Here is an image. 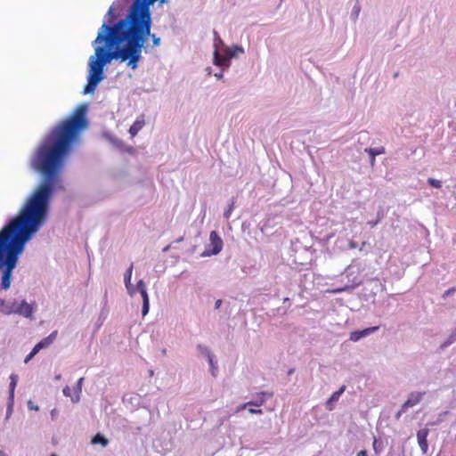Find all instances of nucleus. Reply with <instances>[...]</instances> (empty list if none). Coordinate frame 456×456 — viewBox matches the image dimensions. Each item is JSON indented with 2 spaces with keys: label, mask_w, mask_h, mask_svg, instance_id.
<instances>
[{
  "label": "nucleus",
  "mask_w": 456,
  "mask_h": 456,
  "mask_svg": "<svg viewBox=\"0 0 456 456\" xmlns=\"http://www.w3.org/2000/svg\"><path fill=\"white\" fill-rule=\"evenodd\" d=\"M86 110V104L78 106L43 138L33 152L29 164L42 180L18 216L0 231V264L6 255L4 271L12 272L25 243L45 220L51 197L61 188L66 159L87 126Z\"/></svg>",
  "instance_id": "f257e3e1"
},
{
  "label": "nucleus",
  "mask_w": 456,
  "mask_h": 456,
  "mask_svg": "<svg viewBox=\"0 0 456 456\" xmlns=\"http://www.w3.org/2000/svg\"><path fill=\"white\" fill-rule=\"evenodd\" d=\"M157 0H136L128 15L112 26L104 22L93 42L94 53L88 60L87 84L84 94H93L104 78V66L113 60L135 69L141 47L151 28L150 6Z\"/></svg>",
  "instance_id": "f03ea898"
},
{
  "label": "nucleus",
  "mask_w": 456,
  "mask_h": 456,
  "mask_svg": "<svg viewBox=\"0 0 456 456\" xmlns=\"http://www.w3.org/2000/svg\"><path fill=\"white\" fill-rule=\"evenodd\" d=\"M211 250L205 251L202 256L217 255L223 248V240L216 231H212L209 235Z\"/></svg>",
  "instance_id": "7ed1b4c3"
},
{
  "label": "nucleus",
  "mask_w": 456,
  "mask_h": 456,
  "mask_svg": "<svg viewBox=\"0 0 456 456\" xmlns=\"http://www.w3.org/2000/svg\"><path fill=\"white\" fill-rule=\"evenodd\" d=\"M425 392H412L409 395L408 399L402 405V411H406L410 407L417 405L422 399Z\"/></svg>",
  "instance_id": "20e7f679"
},
{
  "label": "nucleus",
  "mask_w": 456,
  "mask_h": 456,
  "mask_svg": "<svg viewBox=\"0 0 456 456\" xmlns=\"http://www.w3.org/2000/svg\"><path fill=\"white\" fill-rule=\"evenodd\" d=\"M379 330L378 326L370 327L367 329H364L362 330H355L350 333V340L356 342L360 340L361 338L367 337L370 335L371 333L377 331Z\"/></svg>",
  "instance_id": "39448f33"
},
{
  "label": "nucleus",
  "mask_w": 456,
  "mask_h": 456,
  "mask_svg": "<svg viewBox=\"0 0 456 456\" xmlns=\"http://www.w3.org/2000/svg\"><path fill=\"white\" fill-rule=\"evenodd\" d=\"M428 430L426 428L420 429L417 433L418 443H419V445L423 453H427V452H428Z\"/></svg>",
  "instance_id": "423d86ee"
},
{
  "label": "nucleus",
  "mask_w": 456,
  "mask_h": 456,
  "mask_svg": "<svg viewBox=\"0 0 456 456\" xmlns=\"http://www.w3.org/2000/svg\"><path fill=\"white\" fill-rule=\"evenodd\" d=\"M346 390V387L342 386L338 391H335L330 397L327 400L325 406L328 411H332L334 406L333 403L338 401L340 395L344 393Z\"/></svg>",
  "instance_id": "0eeeda50"
},
{
  "label": "nucleus",
  "mask_w": 456,
  "mask_h": 456,
  "mask_svg": "<svg viewBox=\"0 0 456 456\" xmlns=\"http://www.w3.org/2000/svg\"><path fill=\"white\" fill-rule=\"evenodd\" d=\"M266 396L272 397L273 394L272 393L269 394V393H266V392L257 393L256 395V399L253 400V401L248 402V404H249L251 406L260 407V406H262L265 403Z\"/></svg>",
  "instance_id": "6e6552de"
},
{
  "label": "nucleus",
  "mask_w": 456,
  "mask_h": 456,
  "mask_svg": "<svg viewBox=\"0 0 456 456\" xmlns=\"http://www.w3.org/2000/svg\"><path fill=\"white\" fill-rule=\"evenodd\" d=\"M144 125H145L144 117L141 116V117L137 118L136 120L133 123V125L129 128V134H130L131 137H134L139 133V131L144 126Z\"/></svg>",
  "instance_id": "1a4fd4ad"
},
{
  "label": "nucleus",
  "mask_w": 456,
  "mask_h": 456,
  "mask_svg": "<svg viewBox=\"0 0 456 456\" xmlns=\"http://www.w3.org/2000/svg\"><path fill=\"white\" fill-rule=\"evenodd\" d=\"M14 311H18L19 314L25 317H30L33 313L32 306L24 300L20 303V308H16Z\"/></svg>",
  "instance_id": "9d476101"
},
{
  "label": "nucleus",
  "mask_w": 456,
  "mask_h": 456,
  "mask_svg": "<svg viewBox=\"0 0 456 456\" xmlns=\"http://www.w3.org/2000/svg\"><path fill=\"white\" fill-rule=\"evenodd\" d=\"M1 306L3 307L2 311L4 313H5L6 314H19L18 311H12V310H15L16 308H20V303H18L16 301L10 302V303H7V304H5L3 301V302H1Z\"/></svg>",
  "instance_id": "9b49d317"
},
{
  "label": "nucleus",
  "mask_w": 456,
  "mask_h": 456,
  "mask_svg": "<svg viewBox=\"0 0 456 456\" xmlns=\"http://www.w3.org/2000/svg\"><path fill=\"white\" fill-rule=\"evenodd\" d=\"M57 335V331L52 332L47 338H43L39 343H37L35 346L39 351L42 348L49 346L53 340L55 339Z\"/></svg>",
  "instance_id": "f8f14e48"
},
{
  "label": "nucleus",
  "mask_w": 456,
  "mask_h": 456,
  "mask_svg": "<svg viewBox=\"0 0 456 456\" xmlns=\"http://www.w3.org/2000/svg\"><path fill=\"white\" fill-rule=\"evenodd\" d=\"M133 268H134V265H133V264H131L124 275L125 284H126V287L130 295L134 294V289H132V285H131Z\"/></svg>",
  "instance_id": "ddd939ff"
},
{
  "label": "nucleus",
  "mask_w": 456,
  "mask_h": 456,
  "mask_svg": "<svg viewBox=\"0 0 456 456\" xmlns=\"http://www.w3.org/2000/svg\"><path fill=\"white\" fill-rule=\"evenodd\" d=\"M365 151L370 155V163L373 165L375 162L376 156L385 153V148L384 147L369 148V149H365Z\"/></svg>",
  "instance_id": "4468645a"
},
{
  "label": "nucleus",
  "mask_w": 456,
  "mask_h": 456,
  "mask_svg": "<svg viewBox=\"0 0 456 456\" xmlns=\"http://www.w3.org/2000/svg\"><path fill=\"white\" fill-rule=\"evenodd\" d=\"M372 447L375 454L379 455L384 451L385 443L381 438L374 437Z\"/></svg>",
  "instance_id": "2eb2a0df"
},
{
  "label": "nucleus",
  "mask_w": 456,
  "mask_h": 456,
  "mask_svg": "<svg viewBox=\"0 0 456 456\" xmlns=\"http://www.w3.org/2000/svg\"><path fill=\"white\" fill-rule=\"evenodd\" d=\"M214 62L217 66H228L229 65L228 58L225 55L221 56L217 51H215V53H214Z\"/></svg>",
  "instance_id": "dca6fc26"
},
{
  "label": "nucleus",
  "mask_w": 456,
  "mask_h": 456,
  "mask_svg": "<svg viewBox=\"0 0 456 456\" xmlns=\"http://www.w3.org/2000/svg\"><path fill=\"white\" fill-rule=\"evenodd\" d=\"M142 298V316H145L150 309V299L147 291H144L142 293H140Z\"/></svg>",
  "instance_id": "f3484780"
},
{
  "label": "nucleus",
  "mask_w": 456,
  "mask_h": 456,
  "mask_svg": "<svg viewBox=\"0 0 456 456\" xmlns=\"http://www.w3.org/2000/svg\"><path fill=\"white\" fill-rule=\"evenodd\" d=\"M84 379H85L84 378H80L77 382V385L75 387V395H74V397H72L73 403H77L80 399V395L82 393V386H83Z\"/></svg>",
  "instance_id": "a211bd4d"
},
{
  "label": "nucleus",
  "mask_w": 456,
  "mask_h": 456,
  "mask_svg": "<svg viewBox=\"0 0 456 456\" xmlns=\"http://www.w3.org/2000/svg\"><path fill=\"white\" fill-rule=\"evenodd\" d=\"M12 272L4 271L2 276L1 287L4 289H8L11 285Z\"/></svg>",
  "instance_id": "6ab92c4d"
},
{
  "label": "nucleus",
  "mask_w": 456,
  "mask_h": 456,
  "mask_svg": "<svg viewBox=\"0 0 456 456\" xmlns=\"http://www.w3.org/2000/svg\"><path fill=\"white\" fill-rule=\"evenodd\" d=\"M10 379H11V382H10V399H11V401H13L14 391H15V388H16V386H17V382H18V376L16 374H12L10 376Z\"/></svg>",
  "instance_id": "aec40b11"
},
{
  "label": "nucleus",
  "mask_w": 456,
  "mask_h": 456,
  "mask_svg": "<svg viewBox=\"0 0 456 456\" xmlns=\"http://www.w3.org/2000/svg\"><path fill=\"white\" fill-rule=\"evenodd\" d=\"M92 444H101L102 446L105 447L107 446V444H109V440L107 438H105L102 435H101L100 433L96 434L93 439H92Z\"/></svg>",
  "instance_id": "412c9836"
},
{
  "label": "nucleus",
  "mask_w": 456,
  "mask_h": 456,
  "mask_svg": "<svg viewBox=\"0 0 456 456\" xmlns=\"http://www.w3.org/2000/svg\"><path fill=\"white\" fill-rule=\"evenodd\" d=\"M151 37L152 38V42H153V46H159V44H160V38L158 37L155 34H151V31L149 32V35H147L145 37V39L143 41V44L142 45H144L146 40H147V37ZM143 46L141 47V50L142 49ZM140 57H142V51L140 52ZM142 60V58H140V60L138 61L137 64L140 62V61ZM138 67V65L136 66ZM137 68H135L134 69H136Z\"/></svg>",
  "instance_id": "4be33fe9"
},
{
  "label": "nucleus",
  "mask_w": 456,
  "mask_h": 456,
  "mask_svg": "<svg viewBox=\"0 0 456 456\" xmlns=\"http://www.w3.org/2000/svg\"><path fill=\"white\" fill-rule=\"evenodd\" d=\"M243 53V49L239 46H233L232 48H230L226 51L225 56L228 58V61H230V59L236 56L237 53Z\"/></svg>",
  "instance_id": "5701e85b"
},
{
  "label": "nucleus",
  "mask_w": 456,
  "mask_h": 456,
  "mask_svg": "<svg viewBox=\"0 0 456 456\" xmlns=\"http://www.w3.org/2000/svg\"><path fill=\"white\" fill-rule=\"evenodd\" d=\"M106 18H107V22L110 24L113 23V21L115 20L116 14H115V9L113 6H110L109 8V11L106 14Z\"/></svg>",
  "instance_id": "b1692460"
},
{
  "label": "nucleus",
  "mask_w": 456,
  "mask_h": 456,
  "mask_svg": "<svg viewBox=\"0 0 456 456\" xmlns=\"http://www.w3.org/2000/svg\"><path fill=\"white\" fill-rule=\"evenodd\" d=\"M456 341V331L449 336L447 340L442 345V347H445Z\"/></svg>",
  "instance_id": "393cba45"
},
{
  "label": "nucleus",
  "mask_w": 456,
  "mask_h": 456,
  "mask_svg": "<svg viewBox=\"0 0 456 456\" xmlns=\"http://www.w3.org/2000/svg\"><path fill=\"white\" fill-rule=\"evenodd\" d=\"M428 183L430 186H432L434 188H441V186H442L441 181L436 180L435 178H428Z\"/></svg>",
  "instance_id": "a878e982"
},
{
  "label": "nucleus",
  "mask_w": 456,
  "mask_h": 456,
  "mask_svg": "<svg viewBox=\"0 0 456 456\" xmlns=\"http://www.w3.org/2000/svg\"><path fill=\"white\" fill-rule=\"evenodd\" d=\"M136 289L139 291V293H142L144 291H147L146 285L142 280H140L136 283Z\"/></svg>",
  "instance_id": "bb28decb"
},
{
  "label": "nucleus",
  "mask_w": 456,
  "mask_h": 456,
  "mask_svg": "<svg viewBox=\"0 0 456 456\" xmlns=\"http://www.w3.org/2000/svg\"><path fill=\"white\" fill-rule=\"evenodd\" d=\"M207 355H208V360L209 365L211 367L212 373H213V375H216L215 370L216 368L214 364L213 355L209 352H207Z\"/></svg>",
  "instance_id": "cd10ccee"
},
{
  "label": "nucleus",
  "mask_w": 456,
  "mask_h": 456,
  "mask_svg": "<svg viewBox=\"0 0 456 456\" xmlns=\"http://www.w3.org/2000/svg\"><path fill=\"white\" fill-rule=\"evenodd\" d=\"M39 351L37 350V348H36V346L33 347V349L31 350V352L26 356L24 362L27 363Z\"/></svg>",
  "instance_id": "c85d7f7f"
},
{
  "label": "nucleus",
  "mask_w": 456,
  "mask_h": 456,
  "mask_svg": "<svg viewBox=\"0 0 456 456\" xmlns=\"http://www.w3.org/2000/svg\"><path fill=\"white\" fill-rule=\"evenodd\" d=\"M63 395L67 397H70L72 399V397H74L72 395H71V389L69 387L66 386L63 390Z\"/></svg>",
  "instance_id": "c756f323"
},
{
  "label": "nucleus",
  "mask_w": 456,
  "mask_h": 456,
  "mask_svg": "<svg viewBox=\"0 0 456 456\" xmlns=\"http://www.w3.org/2000/svg\"><path fill=\"white\" fill-rule=\"evenodd\" d=\"M455 290H456V288H451V289H447L446 291H444L443 297H446L450 296Z\"/></svg>",
  "instance_id": "7c9ffc66"
},
{
  "label": "nucleus",
  "mask_w": 456,
  "mask_h": 456,
  "mask_svg": "<svg viewBox=\"0 0 456 456\" xmlns=\"http://www.w3.org/2000/svg\"><path fill=\"white\" fill-rule=\"evenodd\" d=\"M248 411L252 414H261L263 411L261 409L248 408Z\"/></svg>",
  "instance_id": "2f4dec72"
},
{
  "label": "nucleus",
  "mask_w": 456,
  "mask_h": 456,
  "mask_svg": "<svg viewBox=\"0 0 456 456\" xmlns=\"http://www.w3.org/2000/svg\"><path fill=\"white\" fill-rule=\"evenodd\" d=\"M28 409L30 410H35V411H38V407L37 405H34L32 401H28Z\"/></svg>",
  "instance_id": "473e14b6"
},
{
  "label": "nucleus",
  "mask_w": 456,
  "mask_h": 456,
  "mask_svg": "<svg viewBox=\"0 0 456 456\" xmlns=\"http://www.w3.org/2000/svg\"><path fill=\"white\" fill-rule=\"evenodd\" d=\"M248 406H250L249 404H248V403L238 406L237 409H236V412H239V411L246 409Z\"/></svg>",
  "instance_id": "72a5a7b5"
},
{
  "label": "nucleus",
  "mask_w": 456,
  "mask_h": 456,
  "mask_svg": "<svg viewBox=\"0 0 456 456\" xmlns=\"http://www.w3.org/2000/svg\"><path fill=\"white\" fill-rule=\"evenodd\" d=\"M346 289V288H338V289L330 290L329 292H330V293H340V292L345 291Z\"/></svg>",
  "instance_id": "f704fd0d"
},
{
  "label": "nucleus",
  "mask_w": 456,
  "mask_h": 456,
  "mask_svg": "<svg viewBox=\"0 0 456 456\" xmlns=\"http://www.w3.org/2000/svg\"><path fill=\"white\" fill-rule=\"evenodd\" d=\"M232 207L231 206L229 209L224 213V217L228 219L230 217L231 212H232Z\"/></svg>",
  "instance_id": "c9c22d12"
},
{
  "label": "nucleus",
  "mask_w": 456,
  "mask_h": 456,
  "mask_svg": "<svg viewBox=\"0 0 456 456\" xmlns=\"http://www.w3.org/2000/svg\"><path fill=\"white\" fill-rule=\"evenodd\" d=\"M356 456H367V451L366 450H362L360 451Z\"/></svg>",
  "instance_id": "e433bc0d"
},
{
  "label": "nucleus",
  "mask_w": 456,
  "mask_h": 456,
  "mask_svg": "<svg viewBox=\"0 0 456 456\" xmlns=\"http://www.w3.org/2000/svg\"><path fill=\"white\" fill-rule=\"evenodd\" d=\"M221 304H222V300H220V299L216 300V302L215 304L216 308H219Z\"/></svg>",
  "instance_id": "4c0bfd02"
},
{
  "label": "nucleus",
  "mask_w": 456,
  "mask_h": 456,
  "mask_svg": "<svg viewBox=\"0 0 456 456\" xmlns=\"http://www.w3.org/2000/svg\"><path fill=\"white\" fill-rule=\"evenodd\" d=\"M406 411H402V409L396 413V419H399L402 413L405 412Z\"/></svg>",
  "instance_id": "58836bf2"
},
{
  "label": "nucleus",
  "mask_w": 456,
  "mask_h": 456,
  "mask_svg": "<svg viewBox=\"0 0 456 456\" xmlns=\"http://www.w3.org/2000/svg\"><path fill=\"white\" fill-rule=\"evenodd\" d=\"M0 456H6V455L4 454V452H0Z\"/></svg>",
  "instance_id": "ea45409f"
},
{
  "label": "nucleus",
  "mask_w": 456,
  "mask_h": 456,
  "mask_svg": "<svg viewBox=\"0 0 456 456\" xmlns=\"http://www.w3.org/2000/svg\"><path fill=\"white\" fill-rule=\"evenodd\" d=\"M51 413L52 415H55V410H53Z\"/></svg>",
  "instance_id": "a19ab883"
},
{
  "label": "nucleus",
  "mask_w": 456,
  "mask_h": 456,
  "mask_svg": "<svg viewBox=\"0 0 456 456\" xmlns=\"http://www.w3.org/2000/svg\"><path fill=\"white\" fill-rule=\"evenodd\" d=\"M218 78L222 77V75H216Z\"/></svg>",
  "instance_id": "79ce46f5"
},
{
  "label": "nucleus",
  "mask_w": 456,
  "mask_h": 456,
  "mask_svg": "<svg viewBox=\"0 0 456 456\" xmlns=\"http://www.w3.org/2000/svg\"><path fill=\"white\" fill-rule=\"evenodd\" d=\"M50 456H56V455H55V454H52V455H50Z\"/></svg>",
  "instance_id": "37998d69"
}]
</instances>
